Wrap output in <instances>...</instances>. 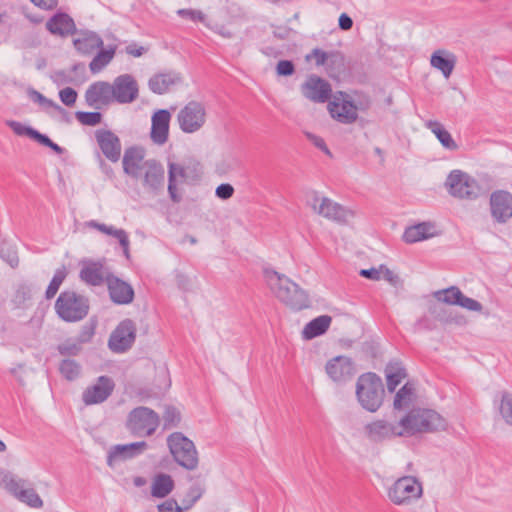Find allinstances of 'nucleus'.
Instances as JSON below:
<instances>
[{"label":"nucleus","instance_id":"f257e3e1","mask_svg":"<svg viewBox=\"0 0 512 512\" xmlns=\"http://www.w3.org/2000/svg\"><path fill=\"white\" fill-rule=\"evenodd\" d=\"M264 277L274 296L290 309L300 311L309 307L308 294L286 275L265 269Z\"/></svg>","mask_w":512,"mask_h":512},{"label":"nucleus","instance_id":"f03ea898","mask_svg":"<svg viewBox=\"0 0 512 512\" xmlns=\"http://www.w3.org/2000/svg\"><path fill=\"white\" fill-rule=\"evenodd\" d=\"M399 421L404 437L444 431L447 428L446 420L435 410L427 408H412Z\"/></svg>","mask_w":512,"mask_h":512},{"label":"nucleus","instance_id":"7ed1b4c3","mask_svg":"<svg viewBox=\"0 0 512 512\" xmlns=\"http://www.w3.org/2000/svg\"><path fill=\"white\" fill-rule=\"evenodd\" d=\"M384 394L382 379L375 373H365L358 378L356 396L365 410L376 412L382 406Z\"/></svg>","mask_w":512,"mask_h":512},{"label":"nucleus","instance_id":"20e7f679","mask_svg":"<svg viewBox=\"0 0 512 512\" xmlns=\"http://www.w3.org/2000/svg\"><path fill=\"white\" fill-rule=\"evenodd\" d=\"M166 441L170 454L179 466L188 471L197 469L199 456L192 440L181 432H173Z\"/></svg>","mask_w":512,"mask_h":512},{"label":"nucleus","instance_id":"39448f33","mask_svg":"<svg viewBox=\"0 0 512 512\" xmlns=\"http://www.w3.org/2000/svg\"><path fill=\"white\" fill-rule=\"evenodd\" d=\"M160 424V417L153 409L139 406L132 409L126 419V429L135 437L152 436Z\"/></svg>","mask_w":512,"mask_h":512},{"label":"nucleus","instance_id":"423d86ee","mask_svg":"<svg viewBox=\"0 0 512 512\" xmlns=\"http://www.w3.org/2000/svg\"><path fill=\"white\" fill-rule=\"evenodd\" d=\"M448 193L460 200L474 201L481 195L482 188L478 181L466 172L452 170L444 183Z\"/></svg>","mask_w":512,"mask_h":512},{"label":"nucleus","instance_id":"0eeeda50","mask_svg":"<svg viewBox=\"0 0 512 512\" xmlns=\"http://www.w3.org/2000/svg\"><path fill=\"white\" fill-rule=\"evenodd\" d=\"M55 310L58 316L66 322L80 321L88 314L89 301L74 291H63L55 302Z\"/></svg>","mask_w":512,"mask_h":512},{"label":"nucleus","instance_id":"6e6552de","mask_svg":"<svg viewBox=\"0 0 512 512\" xmlns=\"http://www.w3.org/2000/svg\"><path fill=\"white\" fill-rule=\"evenodd\" d=\"M423 495L422 483L414 476L398 478L387 491L389 500L398 506L411 505Z\"/></svg>","mask_w":512,"mask_h":512},{"label":"nucleus","instance_id":"1a4fd4ad","mask_svg":"<svg viewBox=\"0 0 512 512\" xmlns=\"http://www.w3.org/2000/svg\"><path fill=\"white\" fill-rule=\"evenodd\" d=\"M307 204L318 215L339 223H346L354 217V212L341 204L327 197H320L317 192L313 191L307 200Z\"/></svg>","mask_w":512,"mask_h":512},{"label":"nucleus","instance_id":"9d476101","mask_svg":"<svg viewBox=\"0 0 512 512\" xmlns=\"http://www.w3.org/2000/svg\"><path fill=\"white\" fill-rule=\"evenodd\" d=\"M364 435L372 443H383L397 437H404L400 421L376 419L364 426Z\"/></svg>","mask_w":512,"mask_h":512},{"label":"nucleus","instance_id":"9b49d317","mask_svg":"<svg viewBox=\"0 0 512 512\" xmlns=\"http://www.w3.org/2000/svg\"><path fill=\"white\" fill-rule=\"evenodd\" d=\"M5 488L22 503L31 508H42L43 501L33 488H25V480L16 478L11 472H1Z\"/></svg>","mask_w":512,"mask_h":512},{"label":"nucleus","instance_id":"f8f14e48","mask_svg":"<svg viewBox=\"0 0 512 512\" xmlns=\"http://www.w3.org/2000/svg\"><path fill=\"white\" fill-rule=\"evenodd\" d=\"M177 120L183 132H197L206 122L205 106L201 102L190 101L179 111Z\"/></svg>","mask_w":512,"mask_h":512},{"label":"nucleus","instance_id":"ddd939ff","mask_svg":"<svg viewBox=\"0 0 512 512\" xmlns=\"http://www.w3.org/2000/svg\"><path fill=\"white\" fill-rule=\"evenodd\" d=\"M489 212L494 223L504 225L512 219V193L498 189L489 197Z\"/></svg>","mask_w":512,"mask_h":512},{"label":"nucleus","instance_id":"4468645a","mask_svg":"<svg viewBox=\"0 0 512 512\" xmlns=\"http://www.w3.org/2000/svg\"><path fill=\"white\" fill-rule=\"evenodd\" d=\"M112 84L114 102L118 104H130L139 97V85L131 74L117 76Z\"/></svg>","mask_w":512,"mask_h":512},{"label":"nucleus","instance_id":"2eb2a0df","mask_svg":"<svg viewBox=\"0 0 512 512\" xmlns=\"http://www.w3.org/2000/svg\"><path fill=\"white\" fill-rule=\"evenodd\" d=\"M136 338V326L131 319L121 321L111 333L108 346L116 353H123L131 348Z\"/></svg>","mask_w":512,"mask_h":512},{"label":"nucleus","instance_id":"dca6fc26","mask_svg":"<svg viewBox=\"0 0 512 512\" xmlns=\"http://www.w3.org/2000/svg\"><path fill=\"white\" fill-rule=\"evenodd\" d=\"M113 273L103 260H84L79 273L81 281L89 286H101L108 282Z\"/></svg>","mask_w":512,"mask_h":512},{"label":"nucleus","instance_id":"f3484780","mask_svg":"<svg viewBox=\"0 0 512 512\" xmlns=\"http://www.w3.org/2000/svg\"><path fill=\"white\" fill-rule=\"evenodd\" d=\"M115 383L108 376H100L97 381L88 386L82 393V401L85 405H95L106 401L112 394Z\"/></svg>","mask_w":512,"mask_h":512},{"label":"nucleus","instance_id":"a211bd4d","mask_svg":"<svg viewBox=\"0 0 512 512\" xmlns=\"http://www.w3.org/2000/svg\"><path fill=\"white\" fill-rule=\"evenodd\" d=\"M328 377L335 383H345L356 373L354 363L347 356H336L330 359L325 366Z\"/></svg>","mask_w":512,"mask_h":512},{"label":"nucleus","instance_id":"6ab92c4d","mask_svg":"<svg viewBox=\"0 0 512 512\" xmlns=\"http://www.w3.org/2000/svg\"><path fill=\"white\" fill-rule=\"evenodd\" d=\"M302 94L305 98L315 103H325L331 97L332 88L328 81L317 76L311 75L301 86Z\"/></svg>","mask_w":512,"mask_h":512},{"label":"nucleus","instance_id":"aec40b11","mask_svg":"<svg viewBox=\"0 0 512 512\" xmlns=\"http://www.w3.org/2000/svg\"><path fill=\"white\" fill-rule=\"evenodd\" d=\"M112 84L107 81L92 83L85 92V101L88 106L100 108L114 103Z\"/></svg>","mask_w":512,"mask_h":512},{"label":"nucleus","instance_id":"412c9836","mask_svg":"<svg viewBox=\"0 0 512 512\" xmlns=\"http://www.w3.org/2000/svg\"><path fill=\"white\" fill-rule=\"evenodd\" d=\"M97 144L103 155L111 162H118L121 157V141L111 130L99 129L95 132Z\"/></svg>","mask_w":512,"mask_h":512},{"label":"nucleus","instance_id":"4be33fe9","mask_svg":"<svg viewBox=\"0 0 512 512\" xmlns=\"http://www.w3.org/2000/svg\"><path fill=\"white\" fill-rule=\"evenodd\" d=\"M147 448L148 444L145 441L114 445L108 451L107 465L113 468L117 462L134 458L142 454Z\"/></svg>","mask_w":512,"mask_h":512},{"label":"nucleus","instance_id":"5701e85b","mask_svg":"<svg viewBox=\"0 0 512 512\" xmlns=\"http://www.w3.org/2000/svg\"><path fill=\"white\" fill-rule=\"evenodd\" d=\"M106 285L109 297L114 304L127 305L133 302L135 292L128 282L112 274Z\"/></svg>","mask_w":512,"mask_h":512},{"label":"nucleus","instance_id":"b1692460","mask_svg":"<svg viewBox=\"0 0 512 512\" xmlns=\"http://www.w3.org/2000/svg\"><path fill=\"white\" fill-rule=\"evenodd\" d=\"M143 186L149 192L157 194L164 187V168L154 159L146 160L142 170Z\"/></svg>","mask_w":512,"mask_h":512},{"label":"nucleus","instance_id":"393cba45","mask_svg":"<svg viewBox=\"0 0 512 512\" xmlns=\"http://www.w3.org/2000/svg\"><path fill=\"white\" fill-rule=\"evenodd\" d=\"M328 108L331 116L343 124H351L357 120L358 109L348 95L330 101Z\"/></svg>","mask_w":512,"mask_h":512},{"label":"nucleus","instance_id":"a878e982","mask_svg":"<svg viewBox=\"0 0 512 512\" xmlns=\"http://www.w3.org/2000/svg\"><path fill=\"white\" fill-rule=\"evenodd\" d=\"M144 157L143 148L137 146L127 148L122 159L124 173L135 179L140 178L144 169Z\"/></svg>","mask_w":512,"mask_h":512},{"label":"nucleus","instance_id":"bb28decb","mask_svg":"<svg viewBox=\"0 0 512 512\" xmlns=\"http://www.w3.org/2000/svg\"><path fill=\"white\" fill-rule=\"evenodd\" d=\"M170 119L171 114L166 109L153 114L150 137L155 144L163 145L168 140Z\"/></svg>","mask_w":512,"mask_h":512},{"label":"nucleus","instance_id":"cd10ccee","mask_svg":"<svg viewBox=\"0 0 512 512\" xmlns=\"http://www.w3.org/2000/svg\"><path fill=\"white\" fill-rule=\"evenodd\" d=\"M183 78L180 73L168 71L153 75L148 81L149 89L155 94H165L171 87L181 84Z\"/></svg>","mask_w":512,"mask_h":512},{"label":"nucleus","instance_id":"c85d7f7f","mask_svg":"<svg viewBox=\"0 0 512 512\" xmlns=\"http://www.w3.org/2000/svg\"><path fill=\"white\" fill-rule=\"evenodd\" d=\"M46 29L53 35L66 37L76 32V25L67 13L58 12L46 22Z\"/></svg>","mask_w":512,"mask_h":512},{"label":"nucleus","instance_id":"c756f323","mask_svg":"<svg viewBox=\"0 0 512 512\" xmlns=\"http://www.w3.org/2000/svg\"><path fill=\"white\" fill-rule=\"evenodd\" d=\"M439 233L432 222H421L405 229L403 240L412 244L437 236Z\"/></svg>","mask_w":512,"mask_h":512},{"label":"nucleus","instance_id":"7c9ffc66","mask_svg":"<svg viewBox=\"0 0 512 512\" xmlns=\"http://www.w3.org/2000/svg\"><path fill=\"white\" fill-rule=\"evenodd\" d=\"M187 178L186 169L179 163H168V193L174 203H179L182 199L178 193L177 184L183 183Z\"/></svg>","mask_w":512,"mask_h":512},{"label":"nucleus","instance_id":"2f4dec72","mask_svg":"<svg viewBox=\"0 0 512 512\" xmlns=\"http://www.w3.org/2000/svg\"><path fill=\"white\" fill-rule=\"evenodd\" d=\"M456 56L445 49L434 51L430 58V64L433 68L441 71L445 78H449L455 68Z\"/></svg>","mask_w":512,"mask_h":512},{"label":"nucleus","instance_id":"473e14b6","mask_svg":"<svg viewBox=\"0 0 512 512\" xmlns=\"http://www.w3.org/2000/svg\"><path fill=\"white\" fill-rule=\"evenodd\" d=\"M73 45L81 55L90 56L97 49L102 48L103 40L97 33L88 31L75 38Z\"/></svg>","mask_w":512,"mask_h":512},{"label":"nucleus","instance_id":"72a5a7b5","mask_svg":"<svg viewBox=\"0 0 512 512\" xmlns=\"http://www.w3.org/2000/svg\"><path fill=\"white\" fill-rule=\"evenodd\" d=\"M385 376L387 382V389L389 392H394L396 387L401 381L407 377V373L402 363L399 361H391L385 367Z\"/></svg>","mask_w":512,"mask_h":512},{"label":"nucleus","instance_id":"f704fd0d","mask_svg":"<svg viewBox=\"0 0 512 512\" xmlns=\"http://www.w3.org/2000/svg\"><path fill=\"white\" fill-rule=\"evenodd\" d=\"M331 321L332 318L328 315H321L314 318L305 325L302 332L303 337L305 339H313L324 334L328 330Z\"/></svg>","mask_w":512,"mask_h":512},{"label":"nucleus","instance_id":"c9c22d12","mask_svg":"<svg viewBox=\"0 0 512 512\" xmlns=\"http://www.w3.org/2000/svg\"><path fill=\"white\" fill-rule=\"evenodd\" d=\"M174 489V481L172 477L165 473L155 476L152 486L151 495L156 498H164L168 496Z\"/></svg>","mask_w":512,"mask_h":512},{"label":"nucleus","instance_id":"e433bc0d","mask_svg":"<svg viewBox=\"0 0 512 512\" xmlns=\"http://www.w3.org/2000/svg\"><path fill=\"white\" fill-rule=\"evenodd\" d=\"M426 127L437 137L443 147L449 150H456L457 143L453 140L451 134L437 121H428Z\"/></svg>","mask_w":512,"mask_h":512},{"label":"nucleus","instance_id":"4c0bfd02","mask_svg":"<svg viewBox=\"0 0 512 512\" xmlns=\"http://www.w3.org/2000/svg\"><path fill=\"white\" fill-rule=\"evenodd\" d=\"M115 51L116 48L113 46L98 51L89 64L90 71L96 74L103 70L114 58Z\"/></svg>","mask_w":512,"mask_h":512},{"label":"nucleus","instance_id":"58836bf2","mask_svg":"<svg viewBox=\"0 0 512 512\" xmlns=\"http://www.w3.org/2000/svg\"><path fill=\"white\" fill-rule=\"evenodd\" d=\"M414 386L407 382L402 386L396 393L393 401V407L395 410H402L409 407L413 402L414 397Z\"/></svg>","mask_w":512,"mask_h":512},{"label":"nucleus","instance_id":"ea45409f","mask_svg":"<svg viewBox=\"0 0 512 512\" xmlns=\"http://www.w3.org/2000/svg\"><path fill=\"white\" fill-rule=\"evenodd\" d=\"M182 421V415L178 408L167 405L162 414V429L164 431L178 428Z\"/></svg>","mask_w":512,"mask_h":512},{"label":"nucleus","instance_id":"a19ab883","mask_svg":"<svg viewBox=\"0 0 512 512\" xmlns=\"http://www.w3.org/2000/svg\"><path fill=\"white\" fill-rule=\"evenodd\" d=\"M330 76L335 77L346 70L345 57L340 51H329L328 61L325 65Z\"/></svg>","mask_w":512,"mask_h":512},{"label":"nucleus","instance_id":"79ce46f5","mask_svg":"<svg viewBox=\"0 0 512 512\" xmlns=\"http://www.w3.org/2000/svg\"><path fill=\"white\" fill-rule=\"evenodd\" d=\"M33 287L26 282L19 283L16 286L15 292L11 298V302L16 308H22L26 302L32 298Z\"/></svg>","mask_w":512,"mask_h":512},{"label":"nucleus","instance_id":"37998d69","mask_svg":"<svg viewBox=\"0 0 512 512\" xmlns=\"http://www.w3.org/2000/svg\"><path fill=\"white\" fill-rule=\"evenodd\" d=\"M462 294L463 293L457 286H450L446 289L436 291L434 297L445 304L457 305Z\"/></svg>","mask_w":512,"mask_h":512},{"label":"nucleus","instance_id":"c03bdc74","mask_svg":"<svg viewBox=\"0 0 512 512\" xmlns=\"http://www.w3.org/2000/svg\"><path fill=\"white\" fill-rule=\"evenodd\" d=\"M499 411L504 421L512 427V393H501Z\"/></svg>","mask_w":512,"mask_h":512},{"label":"nucleus","instance_id":"a18cd8bd","mask_svg":"<svg viewBox=\"0 0 512 512\" xmlns=\"http://www.w3.org/2000/svg\"><path fill=\"white\" fill-rule=\"evenodd\" d=\"M59 370L65 379L72 381L80 375L81 368L75 360L65 359L60 363Z\"/></svg>","mask_w":512,"mask_h":512},{"label":"nucleus","instance_id":"49530a36","mask_svg":"<svg viewBox=\"0 0 512 512\" xmlns=\"http://www.w3.org/2000/svg\"><path fill=\"white\" fill-rule=\"evenodd\" d=\"M0 256L11 267H16L19 263L15 246L5 240L0 242Z\"/></svg>","mask_w":512,"mask_h":512},{"label":"nucleus","instance_id":"de8ad7c7","mask_svg":"<svg viewBox=\"0 0 512 512\" xmlns=\"http://www.w3.org/2000/svg\"><path fill=\"white\" fill-rule=\"evenodd\" d=\"M66 276H67V271H66L65 267H62V268H59L56 270V272H55L52 280L50 281V283L46 289V292H45V296L47 299H52L56 295V293L59 290V287L65 280Z\"/></svg>","mask_w":512,"mask_h":512},{"label":"nucleus","instance_id":"09e8293b","mask_svg":"<svg viewBox=\"0 0 512 512\" xmlns=\"http://www.w3.org/2000/svg\"><path fill=\"white\" fill-rule=\"evenodd\" d=\"M82 346L80 343L73 338L66 339L63 343L59 344L57 347L58 352L63 356H75L79 354Z\"/></svg>","mask_w":512,"mask_h":512},{"label":"nucleus","instance_id":"8fccbe9b","mask_svg":"<svg viewBox=\"0 0 512 512\" xmlns=\"http://www.w3.org/2000/svg\"><path fill=\"white\" fill-rule=\"evenodd\" d=\"M75 117L82 125L86 126H96L101 123L102 120V114L100 112L77 111Z\"/></svg>","mask_w":512,"mask_h":512},{"label":"nucleus","instance_id":"3c124183","mask_svg":"<svg viewBox=\"0 0 512 512\" xmlns=\"http://www.w3.org/2000/svg\"><path fill=\"white\" fill-rule=\"evenodd\" d=\"M86 226L89 228L96 229L106 235L113 236L114 238H117L120 235V233L124 231L123 229H117L114 226H108L104 223H99L96 220H90L86 222Z\"/></svg>","mask_w":512,"mask_h":512},{"label":"nucleus","instance_id":"603ef678","mask_svg":"<svg viewBox=\"0 0 512 512\" xmlns=\"http://www.w3.org/2000/svg\"><path fill=\"white\" fill-rule=\"evenodd\" d=\"M204 488L200 485H193L189 488L186 498L183 500L184 509L192 507L203 495Z\"/></svg>","mask_w":512,"mask_h":512},{"label":"nucleus","instance_id":"864d4df0","mask_svg":"<svg viewBox=\"0 0 512 512\" xmlns=\"http://www.w3.org/2000/svg\"><path fill=\"white\" fill-rule=\"evenodd\" d=\"M177 15L183 19L190 20L192 22H205L206 16L205 14L200 10H194V9H178Z\"/></svg>","mask_w":512,"mask_h":512},{"label":"nucleus","instance_id":"5fc2aeb1","mask_svg":"<svg viewBox=\"0 0 512 512\" xmlns=\"http://www.w3.org/2000/svg\"><path fill=\"white\" fill-rule=\"evenodd\" d=\"M27 93L33 102L40 104L45 109L53 108L56 104L53 100L46 98L43 94L33 88L28 89Z\"/></svg>","mask_w":512,"mask_h":512},{"label":"nucleus","instance_id":"6e6d98bb","mask_svg":"<svg viewBox=\"0 0 512 512\" xmlns=\"http://www.w3.org/2000/svg\"><path fill=\"white\" fill-rule=\"evenodd\" d=\"M329 57V52L323 51L320 48H314L309 54L306 55V61L315 60L316 66H325Z\"/></svg>","mask_w":512,"mask_h":512},{"label":"nucleus","instance_id":"4d7b16f0","mask_svg":"<svg viewBox=\"0 0 512 512\" xmlns=\"http://www.w3.org/2000/svg\"><path fill=\"white\" fill-rule=\"evenodd\" d=\"M457 305L462 308H465L469 311H475V312H481L483 309V306L479 301H477L473 298L467 297L464 294H462L460 301L458 302Z\"/></svg>","mask_w":512,"mask_h":512},{"label":"nucleus","instance_id":"13d9d810","mask_svg":"<svg viewBox=\"0 0 512 512\" xmlns=\"http://www.w3.org/2000/svg\"><path fill=\"white\" fill-rule=\"evenodd\" d=\"M59 97L66 106H73L77 100V92L71 87H66L60 90Z\"/></svg>","mask_w":512,"mask_h":512},{"label":"nucleus","instance_id":"bf43d9fd","mask_svg":"<svg viewBox=\"0 0 512 512\" xmlns=\"http://www.w3.org/2000/svg\"><path fill=\"white\" fill-rule=\"evenodd\" d=\"M305 135L317 148L322 150L326 155H328L330 157L332 156L329 148L327 147V145L322 137L317 136L310 132H306Z\"/></svg>","mask_w":512,"mask_h":512},{"label":"nucleus","instance_id":"052dcab7","mask_svg":"<svg viewBox=\"0 0 512 512\" xmlns=\"http://www.w3.org/2000/svg\"><path fill=\"white\" fill-rule=\"evenodd\" d=\"M215 194L218 198L227 200L233 196L234 188L231 184L222 183L216 188Z\"/></svg>","mask_w":512,"mask_h":512},{"label":"nucleus","instance_id":"680f3d73","mask_svg":"<svg viewBox=\"0 0 512 512\" xmlns=\"http://www.w3.org/2000/svg\"><path fill=\"white\" fill-rule=\"evenodd\" d=\"M159 512H182L183 508L178 505L175 499H168L158 505Z\"/></svg>","mask_w":512,"mask_h":512},{"label":"nucleus","instance_id":"e2e57ef3","mask_svg":"<svg viewBox=\"0 0 512 512\" xmlns=\"http://www.w3.org/2000/svg\"><path fill=\"white\" fill-rule=\"evenodd\" d=\"M277 73L282 76H290L294 73L295 68L292 61L280 60L276 67Z\"/></svg>","mask_w":512,"mask_h":512},{"label":"nucleus","instance_id":"0e129e2a","mask_svg":"<svg viewBox=\"0 0 512 512\" xmlns=\"http://www.w3.org/2000/svg\"><path fill=\"white\" fill-rule=\"evenodd\" d=\"M7 124L13 130V132L15 134L20 135V136L26 135L31 138L30 131H34L33 128L24 126L23 124H21L20 122H17V121H9Z\"/></svg>","mask_w":512,"mask_h":512},{"label":"nucleus","instance_id":"69168bd1","mask_svg":"<svg viewBox=\"0 0 512 512\" xmlns=\"http://www.w3.org/2000/svg\"><path fill=\"white\" fill-rule=\"evenodd\" d=\"M384 268V265H381L378 269L377 268H370V269H362L360 270V275L364 278L370 279V280H379L382 277V269Z\"/></svg>","mask_w":512,"mask_h":512},{"label":"nucleus","instance_id":"338daca9","mask_svg":"<svg viewBox=\"0 0 512 512\" xmlns=\"http://www.w3.org/2000/svg\"><path fill=\"white\" fill-rule=\"evenodd\" d=\"M291 33L292 29L287 26H276L273 29V35L280 40L288 39Z\"/></svg>","mask_w":512,"mask_h":512},{"label":"nucleus","instance_id":"774afa93","mask_svg":"<svg viewBox=\"0 0 512 512\" xmlns=\"http://www.w3.org/2000/svg\"><path fill=\"white\" fill-rule=\"evenodd\" d=\"M94 335V330L93 328L91 327H83V329L81 330L80 334L78 335V337L76 338V340L80 343V345L82 346V344L84 343H87L91 340L92 336Z\"/></svg>","mask_w":512,"mask_h":512}]
</instances>
